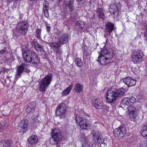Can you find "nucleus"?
<instances>
[{"label": "nucleus", "instance_id": "nucleus-40", "mask_svg": "<svg viewBox=\"0 0 147 147\" xmlns=\"http://www.w3.org/2000/svg\"><path fill=\"white\" fill-rule=\"evenodd\" d=\"M20 76L21 75H18L17 73H16V74L15 76V78L14 80V82H16L17 81Z\"/></svg>", "mask_w": 147, "mask_h": 147}, {"label": "nucleus", "instance_id": "nucleus-3", "mask_svg": "<svg viewBox=\"0 0 147 147\" xmlns=\"http://www.w3.org/2000/svg\"><path fill=\"white\" fill-rule=\"evenodd\" d=\"M51 135V144L53 145L56 144L57 147H60V142L62 138L60 131L56 129H52Z\"/></svg>", "mask_w": 147, "mask_h": 147}, {"label": "nucleus", "instance_id": "nucleus-4", "mask_svg": "<svg viewBox=\"0 0 147 147\" xmlns=\"http://www.w3.org/2000/svg\"><path fill=\"white\" fill-rule=\"evenodd\" d=\"M52 78V74L49 73L40 82L38 86L39 90L42 92L45 91L50 84Z\"/></svg>", "mask_w": 147, "mask_h": 147}, {"label": "nucleus", "instance_id": "nucleus-32", "mask_svg": "<svg viewBox=\"0 0 147 147\" xmlns=\"http://www.w3.org/2000/svg\"><path fill=\"white\" fill-rule=\"evenodd\" d=\"M75 63L78 67H81L82 66V61L80 58H76L75 60Z\"/></svg>", "mask_w": 147, "mask_h": 147}, {"label": "nucleus", "instance_id": "nucleus-34", "mask_svg": "<svg viewBox=\"0 0 147 147\" xmlns=\"http://www.w3.org/2000/svg\"><path fill=\"white\" fill-rule=\"evenodd\" d=\"M109 107L108 106L105 105H102V108L100 109H102V111L105 114L109 110Z\"/></svg>", "mask_w": 147, "mask_h": 147}, {"label": "nucleus", "instance_id": "nucleus-25", "mask_svg": "<svg viewBox=\"0 0 147 147\" xmlns=\"http://www.w3.org/2000/svg\"><path fill=\"white\" fill-rule=\"evenodd\" d=\"M93 105L94 107L96 109H100L102 108V105L103 103L102 100L99 99H96L93 101Z\"/></svg>", "mask_w": 147, "mask_h": 147}, {"label": "nucleus", "instance_id": "nucleus-15", "mask_svg": "<svg viewBox=\"0 0 147 147\" xmlns=\"http://www.w3.org/2000/svg\"><path fill=\"white\" fill-rule=\"evenodd\" d=\"M102 55L112 57L114 55V53L113 50L110 48H104L101 50V52L100 54Z\"/></svg>", "mask_w": 147, "mask_h": 147}, {"label": "nucleus", "instance_id": "nucleus-31", "mask_svg": "<svg viewBox=\"0 0 147 147\" xmlns=\"http://www.w3.org/2000/svg\"><path fill=\"white\" fill-rule=\"evenodd\" d=\"M83 88V86L78 83H76L74 87V90L76 92H80L81 91Z\"/></svg>", "mask_w": 147, "mask_h": 147}, {"label": "nucleus", "instance_id": "nucleus-14", "mask_svg": "<svg viewBox=\"0 0 147 147\" xmlns=\"http://www.w3.org/2000/svg\"><path fill=\"white\" fill-rule=\"evenodd\" d=\"M28 122L26 119H24L20 121L18 127V129L20 132L24 133L28 130Z\"/></svg>", "mask_w": 147, "mask_h": 147}, {"label": "nucleus", "instance_id": "nucleus-51", "mask_svg": "<svg viewBox=\"0 0 147 147\" xmlns=\"http://www.w3.org/2000/svg\"><path fill=\"white\" fill-rule=\"evenodd\" d=\"M91 147H93V146H92Z\"/></svg>", "mask_w": 147, "mask_h": 147}, {"label": "nucleus", "instance_id": "nucleus-45", "mask_svg": "<svg viewBox=\"0 0 147 147\" xmlns=\"http://www.w3.org/2000/svg\"><path fill=\"white\" fill-rule=\"evenodd\" d=\"M47 31L48 32H49L50 31V27L49 26H47L46 27Z\"/></svg>", "mask_w": 147, "mask_h": 147}, {"label": "nucleus", "instance_id": "nucleus-20", "mask_svg": "<svg viewBox=\"0 0 147 147\" xmlns=\"http://www.w3.org/2000/svg\"><path fill=\"white\" fill-rule=\"evenodd\" d=\"M135 100L134 97L124 98L121 100V106L125 107L130 103H133Z\"/></svg>", "mask_w": 147, "mask_h": 147}, {"label": "nucleus", "instance_id": "nucleus-39", "mask_svg": "<svg viewBox=\"0 0 147 147\" xmlns=\"http://www.w3.org/2000/svg\"><path fill=\"white\" fill-rule=\"evenodd\" d=\"M48 11V10H43L44 13V16L46 18H48L49 16Z\"/></svg>", "mask_w": 147, "mask_h": 147}, {"label": "nucleus", "instance_id": "nucleus-49", "mask_svg": "<svg viewBox=\"0 0 147 147\" xmlns=\"http://www.w3.org/2000/svg\"><path fill=\"white\" fill-rule=\"evenodd\" d=\"M104 36H105V38H106V35H105H105H104Z\"/></svg>", "mask_w": 147, "mask_h": 147}, {"label": "nucleus", "instance_id": "nucleus-2", "mask_svg": "<svg viewBox=\"0 0 147 147\" xmlns=\"http://www.w3.org/2000/svg\"><path fill=\"white\" fill-rule=\"evenodd\" d=\"M125 90L123 88L109 90L107 93V100L109 103L114 104L116 102V100L124 96Z\"/></svg>", "mask_w": 147, "mask_h": 147}, {"label": "nucleus", "instance_id": "nucleus-38", "mask_svg": "<svg viewBox=\"0 0 147 147\" xmlns=\"http://www.w3.org/2000/svg\"><path fill=\"white\" fill-rule=\"evenodd\" d=\"M141 134L142 136L147 139V131H141Z\"/></svg>", "mask_w": 147, "mask_h": 147}, {"label": "nucleus", "instance_id": "nucleus-35", "mask_svg": "<svg viewBox=\"0 0 147 147\" xmlns=\"http://www.w3.org/2000/svg\"><path fill=\"white\" fill-rule=\"evenodd\" d=\"M43 10H48L49 5L48 2L47 1H45L43 4Z\"/></svg>", "mask_w": 147, "mask_h": 147}, {"label": "nucleus", "instance_id": "nucleus-47", "mask_svg": "<svg viewBox=\"0 0 147 147\" xmlns=\"http://www.w3.org/2000/svg\"><path fill=\"white\" fill-rule=\"evenodd\" d=\"M83 0H76V1L77 3H79L80 2L82 1Z\"/></svg>", "mask_w": 147, "mask_h": 147}, {"label": "nucleus", "instance_id": "nucleus-17", "mask_svg": "<svg viewBox=\"0 0 147 147\" xmlns=\"http://www.w3.org/2000/svg\"><path fill=\"white\" fill-rule=\"evenodd\" d=\"M123 82L128 87L134 86L135 85L136 83V80L135 79L129 77L124 78L123 79Z\"/></svg>", "mask_w": 147, "mask_h": 147}, {"label": "nucleus", "instance_id": "nucleus-9", "mask_svg": "<svg viewBox=\"0 0 147 147\" xmlns=\"http://www.w3.org/2000/svg\"><path fill=\"white\" fill-rule=\"evenodd\" d=\"M66 105L64 103H61L57 107L55 114L61 119L64 117L66 112Z\"/></svg>", "mask_w": 147, "mask_h": 147}, {"label": "nucleus", "instance_id": "nucleus-22", "mask_svg": "<svg viewBox=\"0 0 147 147\" xmlns=\"http://www.w3.org/2000/svg\"><path fill=\"white\" fill-rule=\"evenodd\" d=\"M68 39V34H64L59 37L57 42L59 43L60 45H63L67 42Z\"/></svg>", "mask_w": 147, "mask_h": 147}, {"label": "nucleus", "instance_id": "nucleus-13", "mask_svg": "<svg viewBox=\"0 0 147 147\" xmlns=\"http://www.w3.org/2000/svg\"><path fill=\"white\" fill-rule=\"evenodd\" d=\"M112 57H107L103 55H100L98 57V59L97 61L98 63L102 65H107L109 63L112 59Z\"/></svg>", "mask_w": 147, "mask_h": 147}, {"label": "nucleus", "instance_id": "nucleus-28", "mask_svg": "<svg viewBox=\"0 0 147 147\" xmlns=\"http://www.w3.org/2000/svg\"><path fill=\"white\" fill-rule=\"evenodd\" d=\"M85 25V23L84 21L79 20L76 23L75 26L78 30L80 28H83Z\"/></svg>", "mask_w": 147, "mask_h": 147}, {"label": "nucleus", "instance_id": "nucleus-41", "mask_svg": "<svg viewBox=\"0 0 147 147\" xmlns=\"http://www.w3.org/2000/svg\"><path fill=\"white\" fill-rule=\"evenodd\" d=\"M71 21L72 22H75L76 21L75 20H76V18L75 17H74V15L73 14H71Z\"/></svg>", "mask_w": 147, "mask_h": 147}, {"label": "nucleus", "instance_id": "nucleus-12", "mask_svg": "<svg viewBox=\"0 0 147 147\" xmlns=\"http://www.w3.org/2000/svg\"><path fill=\"white\" fill-rule=\"evenodd\" d=\"M51 48L57 54H61L62 53V50L60 48L61 45L58 42H51L48 43Z\"/></svg>", "mask_w": 147, "mask_h": 147}, {"label": "nucleus", "instance_id": "nucleus-37", "mask_svg": "<svg viewBox=\"0 0 147 147\" xmlns=\"http://www.w3.org/2000/svg\"><path fill=\"white\" fill-rule=\"evenodd\" d=\"M82 51L83 53L89 51L87 46L85 45H83L82 48Z\"/></svg>", "mask_w": 147, "mask_h": 147}, {"label": "nucleus", "instance_id": "nucleus-36", "mask_svg": "<svg viewBox=\"0 0 147 147\" xmlns=\"http://www.w3.org/2000/svg\"><path fill=\"white\" fill-rule=\"evenodd\" d=\"M89 51L83 53V58L85 60L88 59V58L90 55Z\"/></svg>", "mask_w": 147, "mask_h": 147}, {"label": "nucleus", "instance_id": "nucleus-18", "mask_svg": "<svg viewBox=\"0 0 147 147\" xmlns=\"http://www.w3.org/2000/svg\"><path fill=\"white\" fill-rule=\"evenodd\" d=\"M74 1L73 0H69L67 4V6L69 9V11L71 12L70 15L71 14H74L76 15L77 12V10L75 9V7L74 5Z\"/></svg>", "mask_w": 147, "mask_h": 147}, {"label": "nucleus", "instance_id": "nucleus-42", "mask_svg": "<svg viewBox=\"0 0 147 147\" xmlns=\"http://www.w3.org/2000/svg\"><path fill=\"white\" fill-rule=\"evenodd\" d=\"M147 131V125H146L144 126L143 129H142L141 130V131L140 132H141V131Z\"/></svg>", "mask_w": 147, "mask_h": 147}, {"label": "nucleus", "instance_id": "nucleus-24", "mask_svg": "<svg viewBox=\"0 0 147 147\" xmlns=\"http://www.w3.org/2000/svg\"><path fill=\"white\" fill-rule=\"evenodd\" d=\"M12 145V141L9 139L2 140L0 142V147H10Z\"/></svg>", "mask_w": 147, "mask_h": 147}, {"label": "nucleus", "instance_id": "nucleus-16", "mask_svg": "<svg viewBox=\"0 0 147 147\" xmlns=\"http://www.w3.org/2000/svg\"><path fill=\"white\" fill-rule=\"evenodd\" d=\"M28 65L25 63H22L17 67L16 73L18 75H21L24 71H27Z\"/></svg>", "mask_w": 147, "mask_h": 147}, {"label": "nucleus", "instance_id": "nucleus-26", "mask_svg": "<svg viewBox=\"0 0 147 147\" xmlns=\"http://www.w3.org/2000/svg\"><path fill=\"white\" fill-rule=\"evenodd\" d=\"M96 11V13L99 19H104L105 18V15L104 13V10L102 8H98Z\"/></svg>", "mask_w": 147, "mask_h": 147}, {"label": "nucleus", "instance_id": "nucleus-11", "mask_svg": "<svg viewBox=\"0 0 147 147\" xmlns=\"http://www.w3.org/2000/svg\"><path fill=\"white\" fill-rule=\"evenodd\" d=\"M126 132V127L123 125H121L118 128L114 130L113 134L115 137H122Z\"/></svg>", "mask_w": 147, "mask_h": 147}, {"label": "nucleus", "instance_id": "nucleus-33", "mask_svg": "<svg viewBox=\"0 0 147 147\" xmlns=\"http://www.w3.org/2000/svg\"><path fill=\"white\" fill-rule=\"evenodd\" d=\"M41 30L40 29H38L36 31L35 36L36 38L38 39L41 38Z\"/></svg>", "mask_w": 147, "mask_h": 147}, {"label": "nucleus", "instance_id": "nucleus-48", "mask_svg": "<svg viewBox=\"0 0 147 147\" xmlns=\"http://www.w3.org/2000/svg\"><path fill=\"white\" fill-rule=\"evenodd\" d=\"M13 37L14 36H17V35L15 34V33L14 32H13Z\"/></svg>", "mask_w": 147, "mask_h": 147}, {"label": "nucleus", "instance_id": "nucleus-10", "mask_svg": "<svg viewBox=\"0 0 147 147\" xmlns=\"http://www.w3.org/2000/svg\"><path fill=\"white\" fill-rule=\"evenodd\" d=\"M143 55L141 51H134L132 56L133 61L136 63L141 62L143 60Z\"/></svg>", "mask_w": 147, "mask_h": 147}, {"label": "nucleus", "instance_id": "nucleus-46", "mask_svg": "<svg viewBox=\"0 0 147 147\" xmlns=\"http://www.w3.org/2000/svg\"><path fill=\"white\" fill-rule=\"evenodd\" d=\"M108 42H109V40L107 39L106 41V44L107 45H108Z\"/></svg>", "mask_w": 147, "mask_h": 147}, {"label": "nucleus", "instance_id": "nucleus-1", "mask_svg": "<svg viewBox=\"0 0 147 147\" xmlns=\"http://www.w3.org/2000/svg\"><path fill=\"white\" fill-rule=\"evenodd\" d=\"M22 44V56L24 61L35 66L38 64L40 62V59L37 54L34 51L30 50H24V49H27L28 45V42H25Z\"/></svg>", "mask_w": 147, "mask_h": 147}, {"label": "nucleus", "instance_id": "nucleus-6", "mask_svg": "<svg viewBox=\"0 0 147 147\" xmlns=\"http://www.w3.org/2000/svg\"><path fill=\"white\" fill-rule=\"evenodd\" d=\"M28 27V25L25 21L20 22L17 25L16 30L20 34L25 35L27 32Z\"/></svg>", "mask_w": 147, "mask_h": 147}, {"label": "nucleus", "instance_id": "nucleus-43", "mask_svg": "<svg viewBox=\"0 0 147 147\" xmlns=\"http://www.w3.org/2000/svg\"><path fill=\"white\" fill-rule=\"evenodd\" d=\"M144 28L146 30L145 32H144V36L146 37V36H147V25L145 26Z\"/></svg>", "mask_w": 147, "mask_h": 147}, {"label": "nucleus", "instance_id": "nucleus-19", "mask_svg": "<svg viewBox=\"0 0 147 147\" xmlns=\"http://www.w3.org/2000/svg\"><path fill=\"white\" fill-rule=\"evenodd\" d=\"M110 11L111 12L114 18H116L118 15V9L117 5L115 4H112L110 6Z\"/></svg>", "mask_w": 147, "mask_h": 147}, {"label": "nucleus", "instance_id": "nucleus-29", "mask_svg": "<svg viewBox=\"0 0 147 147\" xmlns=\"http://www.w3.org/2000/svg\"><path fill=\"white\" fill-rule=\"evenodd\" d=\"M73 86V85L72 84H71L66 89L63 91L61 93L62 95L63 96L67 95L70 92Z\"/></svg>", "mask_w": 147, "mask_h": 147}, {"label": "nucleus", "instance_id": "nucleus-30", "mask_svg": "<svg viewBox=\"0 0 147 147\" xmlns=\"http://www.w3.org/2000/svg\"><path fill=\"white\" fill-rule=\"evenodd\" d=\"M26 110L28 113H32L34 112L35 109L34 106H32L30 104H28Z\"/></svg>", "mask_w": 147, "mask_h": 147}, {"label": "nucleus", "instance_id": "nucleus-5", "mask_svg": "<svg viewBox=\"0 0 147 147\" xmlns=\"http://www.w3.org/2000/svg\"><path fill=\"white\" fill-rule=\"evenodd\" d=\"M75 119L81 130H87L90 128L91 125L88 122V121L87 119L77 115H76Z\"/></svg>", "mask_w": 147, "mask_h": 147}, {"label": "nucleus", "instance_id": "nucleus-7", "mask_svg": "<svg viewBox=\"0 0 147 147\" xmlns=\"http://www.w3.org/2000/svg\"><path fill=\"white\" fill-rule=\"evenodd\" d=\"M129 116L131 119H134L138 116V107L136 103L130 105L127 107Z\"/></svg>", "mask_w": 147, "mask_h": 147}, {"label": "nucleus", "instance_id": "nucleus-23", "mask_svg": "<svg viewBox=\"0 0 147 147\" xmlns=\"http://www.w3.org/2000/svg\"><path fill=\"white\" fill-rule=\"evenodd\" d=\"M114 24L111 22H108L106 25L105 31L107 35H110L113 29Z\"/></svg>", "mask_w": 147, "mask_h": 147}, {"label": "nucleus", "instance_id": "nucleus-44", "mask_svg": "<svg viewBox=\"0 0 147 147\" xmlns=\"http://www.w3.org/2000/svg\"><path fill=\"white\" fill-rule=\"evenodd\" d=\"M5 48L4 49H2L1 50H0V53L2 54H4L5 52Z\"/></svg>", "mask_w": 147, "mask_h": 147}, {"label": "nucleus", "instance_id": "nucleus-21", "mask_svg": "<svg viewBox=\"0 0 147 147\" xmlns=\"http://www.w3.org/2000/svg\"><path fill=\"white\" fill-rule=\"evenodd\" d=\"M32 46L35 47V49L37 51L41 52H45V50L43 47L44 46L41 45L39 43L36 42H33L31 43Z\"/></svg>", "mask_w": 147, "mask_h": 147}, {"label": "nucleus", "instance_id": "nucleus-27", "mask_svg": "<svg viewBox=\"0 0 147 147\" xmlns=\"http://www.w3.org/2000/svg\"><path fill=\"white\" fill-rule=\"evenodd\" d=\"M38 138L37 136L35 135H32L28 139V143L31 145L36 144L38 142Z\"/></svg>", "mask_w": 147, "mask_h": 147}, {"label": "nucleus", "instance_id": "nucleus-8", "mask_svg": "<svg viewBox=\"0 0 147 147\" xmlns=\"http://www.w3.org/2000/svg\"><path fill=\"white\" fill-rule=\"evenodd\" d=\"M92 139L98 145H100L102 144H105V138L101 133L98 132H95L93 133Z\"/></svg>", "mask_w": 147, "mask_h": 147}, {"label": "nucleus", "instance_id": "nucleus-50", "mask_svg": "<svg viewBox=\"0 0 147 147\" xmlns=\"http://www.w3.org/2000/svg\"><path fill=\"white\" fill-rule=\"evenodd\" d=\"M14 0V1H17L18 0Z\"/></svg>", "mask_w": 147, "mask_h": 147}]
</instances>
